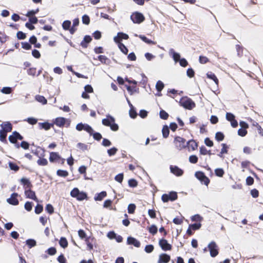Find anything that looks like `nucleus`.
<instances>
[{"label":"nucleus","mask_w":263,"mask_h":263,"mask_svg":"<svg viewBox=\"0 0 263 263\" xmlns=\"http://www.w3.org/2000/svg\"><path fill=\"white\" fill-rule=\"evenodd\" d=\"M130 18L134 23L140 24L144 20V16L142 13L136 12L131 15Z\"/></svg>","instance_id":"0eeeda50"},{"label":"nucleus","mask_w":263,"mask_h":263,"mask_svg":"<svg viewBox=\"0 0 263 263\" xmlns=\"http://www.w3.org/2000/svg\"><path fill=\"white\" fill-rule=\"evenodd\" d=\"M21 182L22 184H23L25 186V189L26 190V188H30L32 186V184L30 180L25 178H22L21 180Z\"/></svg>","instance_id":"5701e85b"},{"label":"nucleus","mask_w":263,"mask_h":263,"mask_svg":"<svg viewBox=\"0 0 263 263\" xmlns=\"http://www.w3.org/2000/svg\"><path fill=\"white\" fill-rule=\"evenodd\" d=\"M129 38L128 35L123 32H118L117 35L114 38V41L117 43H121L120 41L124 40H127Z\"/></svg>","instance_id":"ddd939ff"},{"label":"nucleus","mask_w":263,"mask_h":263,"mask_svg":"<svg viewBox=\"0 0 263 263\" xmlns=\"http://www.w3.org/2000/svg\"><path fill=\"white\" fill-rule=\"evenodd\" d=\"M25 194L27 198L38 201V199L36 197L35 192L31 190H25Z\"/></svg>","instance_id":"2eb2a0df"},{"label":"nucleus","mask_w":263,"mask_h":263,"mask_svg":"<svg viewBox=\"0 0 263 263\" xmlns=\"http://www.w3.org/2000/svg\"><path fill=\"white\" fill-rule=\"evenodd\" d=\"M200 153L201 155H212L211 151H208L207 149L204 146H202L200 147Z\"/></svg>","instance_id":"e433bc0d"},{"label":"nucleus","mask_w":263,"mask_h":263,"mask_svg":"<svg viewBox=\"0 0 263 263\" xmlns=\"http://www.w3.org/2000/svg\"><path fill=\"white\" fill-rule=\"evenodd\" d=\"M39 124L41 128H43L46 130H49L51 127L53 126V124L49 123L47 122L39 123Z\"/></svg>","instance_id":"393cba45"},{"label":"nucleus","mask_w":263,"mask_h":263,"mask_svg":"<svg viewBox=\"0 0 263 263\" xmlns=\"http://www.w3.org/2000/svg\"><path fill=\"white\" fill-rule=\"evenodd\" d=\"M35 100L41 103L43 105L46 104L47 103V100L43 96L36 95L35 96Z\"/></svg>","instance_id":"c756f323"},{"label":"nucleus","mask_w":263,"mask_h":263,"mask_svg":"<svg viewBox=\"0 0 263 263\" xmlns=\"http://www.w3.org/2000/svg\"><path fill=\"white\" fill-rule=\"evenodd\" d=\"M198 159V157L196 155H191L189 157V161L194 164L197 162Z\"/></svg>","instance_id":"774afa93"},{"label":"nucleus","mask_w":263,"mask_h":263,"mask_svg":"<svg viewBox=\"0 0 263 263\" xmlns=\"http://www.w3.org/2000/svg\"><path fill=\"white\" fill-rule=\"evenodd\" d=\"M60 158V157L57 153L51 152L50 154L49 160L50 162H53L54 161L58 159H59Z\"/></svg>","instance_id":"473e14b6"},{"label":"nucleus","mask_w":263,"mask_h":263,"mask_svg":"<svg viewBox=\"0 0 263 263\" xmlns=\"http://www.w3.org/2000/svg\"><path fill=\"white\" fill-rule=\"evenodd\" d=\"M92 40V38L89 35H85L83 40V41L81 42V46L83 48H87L88 46V43H89Z\"/></svg>","instance_id":"6ab92c4d"},{"label":"nucleus","mask_w":263,"mask_h":263,"mask_svg":"<svg viewBox=\"0 0 263 263\" xmlns=\"http://www.w3.org/2000/svg\"><path fill=\"white\" fill-rule=\"evenodd\" d=\"M26 245L30 249L36 245V241L33 239H28L26 241Z\"/></svg>","instance_id":"2f4dec72"},{"label":"nucleus","mask_w":263,"mask_h":263,"mask_svg":"<svg viewBox=\"0 0 263 263\" xmlns=\"http://www.w3.org/2000/svg\"><path fill=\"white\" fill-rule=\"evenodd\" d=\"M65 122H66L65 118H64L63 117H58L55 119V120L54 121V124H55V125H57V126H58L59 127H62L64 125V124H65Z\"/></svg>","instance_id":"412c9836"},{"label":"nucleus","mask_w":263,"mask_h":263,"mask_svg":"<svg viewBox=\"0 0 263 263\" xmlns=\"http://www.w3.org/2000/svg\"><path fill=\"white\" fill-rule=\"evenodd\" d=\"M37 163L39 165L45 166L47 164L48 161L45 158H40L37 160Z\"/></svg>","instance_id":"603ef678"},{"label":"nucleus","mask_w":263,"mask_h":263,"mask_svg":"<svg viewBox=\"0 0 263 263\" xmlns=\"http://www.w3.org/2000/svg\"><path fill=\"white\" fill-rule=\"evenodd\" d=\"M46 252L50 255H53L56 253L57 250L54 247H50Z\"/></svg>","instance_id":"bf43d9fd"},{"label":"nucleus","mask_w":263,"mask_h":263,"mask_svg":"<svg viewBox=\"0 0 263 263\" xmlns=\"http://www.w3.org/2000/svg\"><path fill=\"white\" fill-rule=\"evenodd\" d=\"M169 54L172 55L175 63L178 62L181 59L180 54L175 51V50L172 48L170 49Z\"/></svg>","instance_id":"a211bd4d"},{"label":"nucleus","mask_w":263,"mask_h":263,"mask_svg":"<svg viewBox=\"0 0 263 263\" xmlns=\"http://www.w3.org/2000/svg\"><path fill=\"white\" fill-rule=\"evenodd\" d=\"M18 196V194L13 193L11 194V197L7 199V201L10 204L16 205L18 204V200L16 198Z\"/></svg>","instance_id":"f8f14e48"},{"label":"nucleus","mask_w":263,"mask_h":263,"mask_svg":"<svg viewBox=\"0 0 263 263\" xmlns=\"http://www.w3.org/2000/svg\"><path fill=\"white\" fill-rule=\"evenodd\" d=\"M107 195V193L105 191H102L100 193L97 194L94 199L96 201H101L103 198L106 197Z\"/></svg>","instance_id":"b1692460"},{"label":"nucleus","mask_w":263,"mask_h":263,"mask_svg":"<svg viewBox=\"0 0 263 263\" xmlns=\"http://www.w3.org/2000/svg\"><path fill=\"white\" fill-rule=\"evenodd\" d=\"M115 179L116 181L119 183H121L123 179V174L120 173L116 175L115 177Z\"/></svg>","instance_id":"0e129e2a"},{"label":"nucleus","mask_w":263,"mask_h":263,"mask_svg":"<svg viewBox=\"0 0 263 263\" xmlns=\"http://www.w3.org/2000/svg\"><path fill=\"white\" fill-rule=\"evenodd\" d=\"M57 174L61 177H67L68 175V172L65 170H58L57 172Z\"/></svg>","instance_id":"ea45409f"},{"label":"nucleus","mask_w":263,"mask_h":263,"mask_svg":"<svg viewBox=\"0 0 263 263\" xmlns=\"http://www.w3.org/2000/svg\"><path fill=\"white\" fill-rule=\"evenodd\" d=\"M195 177L205 185H208L210 182V179L205 175V174L200 171L196 172Z\"/></svg>","instance_id":"6e6552de"},{"label":"nucleus","mask_w":263,"mask_h":263,"mask_svg":"<svg viewBox=\"0 0 263 263\" xmlns=\"http://www.w3.org/2000/svg\"><path fill=\"white\" fill-rule=\"evenodd\" d=\"M24 121H27L30 124H31V125H34L37 122V120L36 119L32 118V117L28 118L27 119H25Z\"/></svg>","instance_id":"6e6d98bb"},{"label":"nucleus","mask_w":263,"mask_h":263,"mask_svg":"<svg viewBox=\"0 0 263 263\" xmlns=\"http://www.w3.org/2000/svg\"><path fill=\"white\" fill-rule=\"evenodd\" d=\"M136 205L135 204L130 203L128 205L127 210L129 214H133L136 209Z\"/></svg>","instance_id":"37998d69"},{"label":"nucleus","mask_w":263,"mask_h":263,"mask_svg":"<svg viewBox=\"0 0 263 263\" xmlns=\"http://www.w3.org/2000/svg\"><path fill=\"white\" fill-rule=\"evenodd\" d=\"M98 60L102 63L105 64H108L110 62V60L106 56L100 55L98 57Z\"/></svg>","instance_id":"bb28decb"},{"label":"nucleus","mask_w":263,"mask_h":263,"mask_svg":"<svg viewBox=\"0 0 263 263\" xmlns=\"http://www.w3.org/2000/svg\"><path fill=\"white\" fill-rule=\"evenodd\" d=\"M43 210V206L41 204H37L35 208V213L36 214H40Z\"/></svg>","instance_id":"8fccbe9b"},{"label":"nucleus","mask_w":263,"mask_h":263,"mask_svg":"<svg viewBox=\"0 0 263 263\" xmlns=\"http://www.w3.org/2000/svg\"><path fill=\"white\" fill-rule=\"evenodd\" d=\"M127 243L128 245H132L137 248H139L140 246V241L132 236L128 237L127 239Z\"/></svg>","instance_id":"dca6fc26"},{"label":"nucleus","mask_w":263,"mask_h":263,"mask_svg":"<svg viewBox=\"0 0 263 263\" xmlns=\"http://www.w3.org/2000/svg\"><path fill=\"white\" fill-rule=\"evenodd\" d=\"M170 171L172 173L174 174L177 176H180L183 173V171L177 166L171 165Z\"/></svg>","instance_id":"4468645a"},{"label":"nucleus","mask_w":263,"mask_h":263,"mask_svg":"<svg viewBox=\"0 0 263 263\" xmlns=\"http://www.w3.org/2000/svg\"><path fill=\"white\" fill-rule=\"evenodd\" d=\"M154 246L152 245H146L145 247L144 250L147 253H150L154 250Z\"/></svg>","instance_id":"e2e57ef3"},{"label":"nucleus","mask_w":263,"mask_h":263,"mask_svg":"<svg viewBox=\"0 0 263 263\" xmlns=\"http://www.w3.org/2000/svg\"><path fill=\"white\" fill-rule=\"evenodd\" d=\"M118 47L120 50L125 54H127L128 53V49L127 47L122 43H119Z\"/></svg>","instance_id":"f704fd0d"},{"label":"nucleus","mask_w":263,"mask_h":263,"mask_svg":"<svg viewBox=\"0 0 263 263\" xmlns=\"http://www.w3.org/2000/svg\"><path fill=\"white\" fill-rule=\"evenodd\" d=\"M59 244L63 248H65L68 246V241L65 237H61L59 241Z\"/></svg>","instance_id":"72a5a7b5"},{"label":"nucleus","mask_w":263,"mask_h":263,"mask_svg":"<svg viewBox=\"0 0 263 263\" xmlns=\"http://www.w3.org/2000/svg\"><path fill=\"white\" fill-rule=\"evenodd\" d=\"M164 86V85L163 83L161 81H158L156 83V88L159 92H160L163 89Z\"/></svg>","instance_id":"4c0bfd02"},{"label":"nucleus","mask_w":263,"mask_h":263,"mask_svg":"<svg viewBox=\"0 0 263 263\" xmlns=\"http://www.w3.org/2000/svg\"><path fill=\"white\" fill-rule=\"evenodd\" d=\"M102 123L105 126H109L113 131H117L119 129L118 125L115 123V118L109 114L106 115V118L102 120Z\"/></svg>","instance_id":"f257e3e1"},{"label":"nucleus","mask_w":263,"mask_h":263,"mask_svg":"<svg viewBox=\"0 0 263 263\" xmlns=\"http://www.w3.org/2000/svg\"><path fill=\"white\" fill-rule=\"evenodd\" d=\"M46 211L49 213L50 214H51L54 212V209L53 206L50 204H47L45 208Z\"/></svg>","instance_id":"3c124183"},{"label":"nucleus","mask_w":263,"mask_h":263,"mask_svg":"<svg viewBox=\"0 0 263 263\" xmlns=\"http://www.w3.org/2000/svg\"><path fill=\"white\" fill-rule=\"evenodd\" d=\"M9 166L11 170L15 172H16L19 170V166L12 162L10 161L9 162Z\"/></svg>","instance_id":"a19ab883"},{"label":"nucleus","mask_w":263,"mask_h":263,"mask_svg":"<svg viewBox=\"0 0 263 263\" xmlns=\"http://www.w3.org/2000/svg\"><path fill=\"white\" fill-rule=\"evenodd\" d=\"M128 185L130 187H135L137 186V181L134 179H131L128 180Z\"/></svg>","instance_id":"4d7b16f0"},{"label":"nucleus","mask_w":263,"mask_h":263,"mask_svg":"<svg viewBox=\"0 0 263 263\" xmlns=\"http://www.w3.org/2000/svg\"><path fill=\"white\" fill-rule=\"evenodd\" d=\"M70 195L71 197L77 198V199L79 201L83 200L87 197L86 193L80 192L77 187L74 188L70 192Z\"/></svg>","instance_id":"f03ea898"},{"label":"nucleus","mask_w":263,"mask_h":263,"mask_svg":"<svg viewBox=\"0 0 263 263\" xmlns=\"http://www.w3.org/2000/svg\"><path fill=\"white\" fill-rule=\"evenodd\" d=\"M171 259V257L167 254L162 253L160 255L158 263H168Z\"/></svg>","instance_id":"f3484780"},{"label":"nucleus","mask_w":263,"mask_h":263,"mask_svg":"<svg viewBox=\"0 0 263 263\" xmlns=\"http://www.w3.org/2000/svg\"><path fill=\"white\" fill-rule=\"evenodd\" d=\"M139 38L141 39L143 42L148 44H156V42L147 39L145 36L143 35H140L139 36Z\"/></svg>","instance_id":"7c9ffc66"},{"label":"nucleus","mask_w":263,"mask_h":263,"mask_svg":"<svg viewBox=\"0 0 263 263\" xmlns=\"http://www.w3.org/2000/svg\"><path fill=\"white\" fill-rule=\"evenodd\" d=\"M148 231L149 233H151L153 235H155L157 233L158 229L155 225L153 224L149 228Z\"/></svg>","instance_id":"49530a36"},{"label":"nucleus","mask_w":263,"mask_h":263,"mask_svg":"<svg viewBox=\"0 0 263 263\" xmlns=\"http://www.w3.org/2000/svg\"><path fill=\"white\" fill-rule=\"evenodd\" d=\"M186 146L188 147L189 150L194 151L198 146L197 143L194 140H191L186 142Z\"/></svg>","instance_id":"aec40b11"},{"label":"nucleus","mask_w":263,"mask_h":263,"mask_svg":"<svg viewBox=\"0 0 263 263\" xmlns=\"http://www.w3.org/2000/svg\"><path fill=\"white\" fill-rule=\"evenodd\" d=\"M208 248L211 257H215L218 255V246L215 241L211 242L208 245Z\"/></svg>","instance_id":"423d86ee"},{"label":"nucleus","mask_w":263,"mask_h":263,"mask_svg":"<svg viewBox=\"0 0 263 263\" xmlns=\"http://www.w3.org/2000/svg\"><path fill=\"white\" fill-rule=\"evenodd\" d=\"M224 135H223V134L222 133L218 132L216 133L215 139L218 141H222L223 140V139H224Z\"/></svg>","instance_id":"79ce46f5"},{"label":"nucleus","mask_w":263,"mask_h":263,"mask_svg":"<svg viewBox=\"0 0 263 263\" xmlns=\"http://www.w3.org/2000/svg\"><path fill=\"white\" fill-rule=\"evenodd\" d=\"M206 76L208 78L213 80L216 85H218V80L214 73L209 72L206 73Z\"/></svg>","instance_id":"c85d7f7f"},{"label":"nucleus","mask_w":263,"mask_h":263,"mask_svg":"<svg viewBox=\"0 0 263 263\" xmlns=\"http://www.w3.org/2000/svg\"><path fill=\"white\" fill-rule=\"evenodd\" d=\"M226 117V119L231 122V125L233 127L235 128L237 126L238 122L235 120V117L233 114L227 112Z\"/></svg>","instance_id":"9d476101"},{"label":"nucleus","mask_w":263,"mask_h":263,"mask_svg":"<svg viewBox=\"0 0 263 263\" xmlns=\"http://www.w3.org/2000/svg\"><path fill=\"white\" fill-rule=\"evenodd\" d=\"M178 62H179L180 65L183 67H185L188 65L187 61L184 58L180 59Z\"/></svg>","instance_id":"338daca9"},{"label":"nucleus","mask_w":263,"mask_h":263,"mask_svg":"<svg viewBox=\"0 0 263 263\" xmlns=\"http://www.w3.org/2000/svg\"><path fill=\"white\" fill-rule=\"evenodd\" d=\"M201 227L200 223H195L190 225V228H192L193 230H197L199 229Z\"/></svg>","instance_id":"680f3d73"},{"label":"nucleus","mask_w":263,"mask_h":263,"mask_svg":"<svg viewBox=\"0 0 263 263\" xmlns=\"http://www.w3.org/2000/svg\"><path fill=\"white\" fill-rule=\"evenodd\" d=\"M247 134L246 129L240 128L238 130V135L241 137H244Z\"/></svg>","instance_id":"13d9d810"},{"label":"nucleus","mask_w":263,"mask_h":263,"mask_svg":"<svg viewBox=\"0 0 263 263\" xmlns=\"http://www.w3.org/2000/svg\"><path fill=\"white\" fill-rule=\"evenodd\" d=\"M77 147L83 151H85L88 149V145L82 143H78L77 145Z\"/></svg>","instance_id":"de8ad7c7"},{"label":"nucleus","mask_w":263,"mask_h":263,"mask_svg":"<svg viewBox=\"0 0 263 263\" xmlns=\"http://www.w3.org/2000/svg\"><path fill=\"white\" fill-rule=\"evenodd\" d=\"M159 245L161 249L164 251L171 250L172 249V246L168 243L167 241L165 239H161L159 240Z\"/></svg>","instance_id":"9b49d317"},{"label":"nucleus","mask_w":263,"mask_h":263,"mask_svg":"<svg viewBox=\"0 0 263 263\" xmlns=\"http://www.w3.org/2000/svg\"><path fill=\"white\" fill-rule=\"evenodd\" d=\"M16 36L18 40H24L26 37V33L20 31L17 32Z\"/></svg>","instance_id":"864d4df0"},{"label":"nucleus","mask_w":263,"mask_h":263,"mask_svg":"<svg viewBox=\"0 0 263 263\" xmlns=\"http://www.w3.org/2000/svg\"><path fill=\"white\" fill-rule=\"evenodd\" d=\"M180 105L187 109H192L195 107V103L187 97L182 98L179 102Z\"/></svg>","instance_id":"7ed1b4c3"},{"label":"nucleus","mask_w":263,"mask_h":263,"mask_svg":"<svg viewBox=\"0 0 263 263\" xmlns=\"http://www.w3.org/2000/svg\"><path fill=\"white\" fill-rule=\"evenodd\" d=\"M89 134L90 136H92L93 139L97 141L100 140L102 138V135L100 133H98V132H94L93 129H92V132H91L90 133H89Z\"/></svg>","instance_id":"a878e982"},{"label":"nucleus","mask_w":263,"mask_h":263,"mask_svg":"<svg viewBox=\"0 0 263 263\" xmlns=\"http://www.w3.org/2000/svg\"><path fill=\"white\" fill-rule=\"evenodd\" d=\"M76 128L78 131L84 130L88 133H90L92 131V128L87 124H83L82 123H78L76 127Z\"/></svg>","instance_id":"1a4fd4ad"},{"label":"nucleus","mask_w":263,"mask_h":263,"mask_svg":"<svg viewBox=\"0 0 263 263\" xmlns=\"http://www.w3.org/2000/svg\"><path fill=\"white\" fill-rule=\"evenodd\" d=\"M162 135H163V137L164 138H166L168 137V135H169V133H170V130H169V127H168L167 125H164L163 128H162Z\"/></svg>","instance_id":"cd10ccee"},{"label":"nucleus","mask_w":263,"mask_h":263,"mask_svg":"<svg viewBox=\"0 0 263 263\" xmlns=\"http://www.w3.org/2000/svg\"><path fill=\"white\" fill-rule=\"evenodd\" d=\"M159 115L160 118L163 120H166L168 117V114L164 110H161Z\"/></svg>","instance_id":"c03bdc74"},{"label":"nucleus","mask_w":263,"mask_h":263,"mask_svg":"<svg viewBox=\"0 0 263 263\" xmlns=\"http://www.w3.org/2000/svg\"><path fill=\"white\" fill-rule=\"evenodd\" d=\"M174 143L176 149L179 151H181L186 147L185 139L179 136H177L175 138Z\"/></svg>","instance_id":"20e7f679"},{"label":"nucleus","mask_w":263,"mask_h":263,"mask_svg":"<svg viewBox=\"0 0 263 263\" xmlns=\"http://www.w3.org/2000/svg\"><path fill=\"white\" fill-rule=\"evenodd\" d=\"M215 173L216 176L218 177H222L224 174V171L222 168H218L215 170Z\"/></svg>","instance_id":"5fc2aeb1"},{"label":"nucleus","mask_w":263,"mask_h":263,"mask_svg":"<svg viewBox=\"0 0 263 263\" xmlns=\"http://www.w3.org/2000/svg\"><path fill=\"white\" fill-rule=\"evenodd\" d=\"M82 22L84 24L88 25L90 23L89 17L86 14L82 16Z\"/></svg>","instance_id":"052dcab7"},{"label":"nucleus","mask_w":263,"mask_h":263,"mask_svg":"<svg viewBox=\"0 0 263 263\" xmlns=\"http://www.w3.org/2000/svg\"><path fill=\"white\" fill-rule=\"evenodd\" d=\"M7 133L3 130H0V140L4 143H7Z\"/></svg>","instance_id":"c9c22d12"},{"label":"nucleus","mask_w":263,"mask_h":263,"mask_svg":"<svg viewBox=\"0 0 263 263\" xmlns=\"http://www.w3.org/2000/svg\"><path fill=\"white\" fill-rule=\"evenodd\" d=\"M178 198L177 193L176 192L172 191L168 194H164L162 195L161 199L164 202H167L168 201H174Z\"/></svg>","instance_id":"39448f33"},{"label":"nucleus","mask_w":263,"mask_h":263,"mask_svg":"<svg viewBox=\"0 0 263 263\" xmlns=\"http://www.w3.org/2000/svg\"><path fill=\"white\" fill-rule=\"evenodd\" d=\"M129 116L133 119H134L137 117V114L134 107H130V109L129 110Z\"/></svg>","instance_id":"69168bd1"},{"label":"nucleus","mask_w":263,"mask_h":263,"mask_svg":"<svg viewBox=\"0 0 263 263\" xmlns=\"http://www.w3.org/2000/svg\"><path fill=\"white\" fill-rule=\"evenodd\" d=\"M71 22L70 21L67 20L64 21L62 24L63 28L65 30H68L69 29L71 26Z\"/></svg>","instance_id":"58836bf2"},{"label":"nucleus","mask_w":263,"mask_h":263,"mask_svg":"<svg viewBox=\"0 0 263 263\" xmlns=\"http://www.w3.org/2000/svg\"><path fill=\"white\" fill-rule=\"evenodd\" d=\"M118 149L114 147L107 150V154L109 156H112L115 155Z\"/></svg>","instance_id":"09e8293b"},{"label":"nucleus","mask_w":263,"mask_h":263,"mask_svg":"<svg viewBox=\"0 0 263 263\" xmlns=\"http://www.w3.org/2000/svg\"><path fill=\"white\" fill-rule=\"evenodd\" d=\"M1 126L2 127V130H3L4 132H6V133L11 132L12 129V125L9 122L2 124Z\"/></svg>","instance_id":"4be33fe9"},{"label":"nucleus","mask_w":263,"mask_h":263,"mask_svg":"<svg viewBox=\"0 0 263 263\" xmlns=\"http://www.w3.org/2000/svg\"><path fill=\"white\" fill-rule=\"evenodd\" d=\"M1 91L3 93L10 94L12 91V88L10 87H4Z\"/></svg>","instance_id":"a18cd8bd"}]
</instances>
